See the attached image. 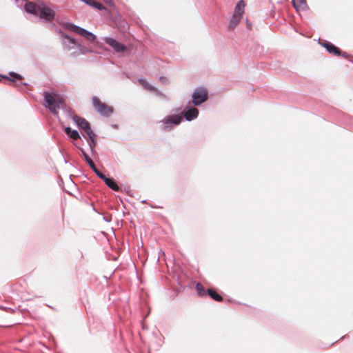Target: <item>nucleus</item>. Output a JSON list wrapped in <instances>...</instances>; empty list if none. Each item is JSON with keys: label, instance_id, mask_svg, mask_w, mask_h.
Listing matches in <instances>:
<instances>
[{"label": "nucleus", "instance_id": "obj_1", "mask_svg": "<svg viewBox=\"0 0 353 353\" xmlns=\"http://www.w3.org/2000/svg\"><path fill=\"white\" fill-rule=\"evenodd\" d=\"M24 9L28 13L39 14V18L46 22H52L54 19L55 12L54 10L43 1L36 3L28 1L24 5Z\"/></svg>", "mask_w": 353, "mask_h": 353}, {"label": "nucleus", "instance_id": "obj_2", "mask_svg": "<svg viewBox=\"0 0 353 353\" xmlns=\"http://www.w3.org/2000/svg\"><path fill=\"white\" fill-rule=\"evenodd\" d=\"M199 110L196 108H190L184 114V118L190 121L198 117ZM183 119V116L180 114L170 115L168 116L164 120L162 121L163 123V128L168 129L171 127V125H179Z\"/></svg>", "mask_w": 353, "mask_h": 353}, {"label": "nucleus", "instance_id": "obj_3", "mask_svg": "<svg viewBox=\"0 0 353 353\" xmlns=\"http://www.w3.org/2000/svg\"><path fill=\"white\" fill-rule=\"evenodd\" d=\"M43 98L46 103V107L55 116H58L59 110L64 103L63 99L57 93L43 92Z\"/></svg>", "mask_w": 353, "mask_h": 353}, {"label": "nucleus", "instance_id": "obj_4", "mask_svg": "<svg viewBox=\"0 0 353 353\" xmlns=\"http://www.w3.org/2000/svg\"><path fill=\"white\" fill-rule=\"evenodd\" d=\"M92 105L97 112L104 117H109L113 112V108L106 103H103L97 97L92 99Z\"/></svg>", "mask_w": 353, "mask_h": 353}, {"label": "nucleus", "instance_id": "obj_5", "mask_svg": "<svg viewBox=\"0 0 353 353\" xmlns=\"http://www.w3.org/2000/svg\"><path fill=\"white\" fill-rule=\"evenodd\" d=\"M208 99V92L205 88L195 89L192 94V103L195 105H199Z\"/></svg>", "mask_w": 353, "mask_h": 353}, {"label": "nucleus", "instance_id": "obj_6", "mask_svg": "<svg viewBox=\"0 0 353 353\" xmlns=\"http://www.w3.org/2000/svg\"><path fill=\"white\" fill-rule=\"evenodd\" d=\"M69 29L90 41H94L96 39L95 34L80 26L70 23Z\"/></svg>", "mask_w": 353, "mask_h": 353}, {"label": "nucleus", "instance_id": "obj_7", "mask_svg": "<svg viewBox=\"0 0 353 353\" xmlns=\"http://www.w3.org/2000/svg\"><path fill=\"white\" fill-rule=\"evenodd\" d=\"M103 41L106 44L111 46L117 52H122L127 49V47L125 45L113 38L106 37L103 39Z\"/></svg>", "mask_w": 353, "mask_h": 353}, {"label": "nucleus", "instance_id": "obj_8", "mask_svg": "<svg viewBox=\"0 0 353 353\" xmlns=\"http://www.w3.org/2000/svg\"><path fill=\"white\" fill-rule=\"evenodd\" d=\"M321 45L323 46L326 50L332 55L339 56L342 54V56L345 58L347 57L346 52L341 53V50L330 42L325 41L324 43H321Z\"/></svg>", "mask_w": 353, "mask_h": 353}, {"label": "nucleus", "instance_id": "obj_9", "mask_svg": "<svg viewBox=\"0 0 353 353\" xmlns=\"http://www.w3.org/2000/svg\"><path fill=\"white\" fill-rule=\"evenodd\" d=\"M10 74V77H12V78H8V77H7L6 79H7L8 80H9L10 81H12V82L14 83H15V85H15L17 88H19V87H20V86H21V85H24V86L28 85V83H23V82H21V83H17V81H16V80L21 81V80L23 79V77H22L21 74H18V73H16V72H10V74Z\"/></svg>", "mask_w": 353, "mask_h": 353}, {"label": "nucleus", "instance_id": "obj_10", "mask_svg": "<svg viewBox=\"0 0 353 353\" xmlns=\"http://www.w3.org/2000/svg\"><path fill=\"white\" fill-rule=\"evenodd\" d=\"M72 119L73 121L77 124V125L81 130H83L88 124H89V122L87 120L77 114H72Z\"/></svg>", "mask_w": 353, "mask_h": 353}, {"label": "nucleus", "instance_id": "obj_11", "mask_svg": "<svg viewBox=\"0 0 353 353\" xmlns=\"http://www.w3.org/2000/svg\"><path fill=\"white\" fill-rule=\"evenodd\" d=\"M105 185L114 191H119L120 188L113 178L106 177L103 181Z\"/></svg>", "mask_w": 353, "mask_h": 353}, {"label": "nucleus", "instance_id": "obj_12", "mask_svg": "<svg viewBox=\"0 0 353 353\" xmlns=\"http://www.w3.org/2000/svg\"><path fill=\"white\" fill-rule=\"evenodd\" d=\"M81 1L88 6H90L93 8H97L99 10H106V8L103 4H101V3H99L97 1H95L94 0H81Z\"/></svg>", "mask_w": 353, "mask_h": 353}, {"label": "nucleus", "instance_id": "obj_13", "mask_svg": "<svg viewBox=\"0 0 353 353\" xmlns=\"http://www.w3.org/2000/svg\"><path fill=\"white\" fill-rule=\"evenodd\" d=\"M85 139L88 142V144L90 147V152L92 155H94L97 152H96V150H95V146L97 145V141H96V139H95V135L93 136V137H85Z\"/></svg>", "mask_w": 353, "mask_h": 353}, {"label": "nucleus", "instance_id": "obj_14", "mask_svg": "<svg viewBox=\"0 0 353 353\" xmlns=\"http://www.w3.org/2000/svg\"><path fill=\"white\" fill-rule=\"evenodd\" d=\"M65 132L67 135H68L74 141L81 139V137L77 130H72L70 127L65 128Z\"/></svg>", "mask_w": 353, "mask_h": 353}, {"label": "nucleus", "instance_id": "obj_15", "mask_svg": "<svg viewBox=\"0 0 353 353\" xmlns=\"http://www.w3.org/2000/svg\"><path fill=\"white\" fill-rule=\"evenodd\" d=\"M245 6V3L242 0L239 1L235 7L234 12L233 14H234V15L237 14V16H239L241 17L242 14L244 12Z\"/></svg>", "mask_w": 353, "mask_h": 353}, {"label": "nucleus", "instance_id": "obj_16", "mask_svg": "<svg viewBox=\"0 0 353 353\" xmlns=\"http://www.w3.org/2000/svg\"><path fill=\"white\" fill-rule=\"evenodd\" d=\"M207 292L210 297L216 301H221L223 300L222 296L213 289L208 288Z\"/></svg>", "mask_w": 353, "mask_h": 353}, {"label": "nucleus", "instance_id": "obj_17", "mask_svg": "<svg viewBox=\"0 0 353 353\" xmlns=\"http://www.w3.org/2000/svg\"><path fill=\"white\" fill-rule=\"evenodd\" d=\"M294 8L305 10L307 8L306 0H292Z\"/></svg>", "mask_w": 353, "mask_h": 353}, {"label": "nucleus", "instance_id": "obj_18", "mask_svg": "<svg viewBox=\"0 0 353 353\" xmlns=\"http://www.w3.org/2000/svg\"><path fill=\"white\" fill-rule=\"evenodd\" d=\"M195 288L199 296H205L208 294L207 290L201 283H197Z\"/></svg>", "mask_w": 353, "mask_h": 353}, {"label": "nucleus", "instance_id": "obj_19", "mask_svg": "<svg viewBox=\"0 0 353 353\" xmlns=\"http://www.w3.org/2000/svg\"><path fill=\"white\" fill-rule=\"evenodd\" d=\"M79 149L81 152V155L84 160L86 161V163L89 165L90 168H92V165L94 164L92 160L89 157L88 154L85 152V150L82 148L79 147Z\"/></svg>", "mask_w": 353, "mask_h": 353}, {"label": "nucleus", "instance_id": "obj_20", "mask_svg": "<svg viewBox=\"0 0 353 353\" xmlns=\"http://www.w3.org/2000/svg\"><path fill=\"white\" fill-rule=\"evenodd\" d=\"M241 17H239V16H237L236 15H234L233 14L232 15V17L231 18L230 21V27L231 28H234L237 24L240 21Z\"/></svg>", "mask_w": 353, "mask_h": 353}, {"label": "nucleus", "instance_id": "obj_21", "mask_svg": "<svg viewBox=\"0 0 353 353\" xmlns=\"http://www.w3.org/2000/svg\"><path fill=\"white\" fill-rule=\"evenodd\" d=\"M91 168V169L92 170V171L96 174V175H97L99 178H100L101 179H102L103 181H104V180H105V179L107 177V176H105V175L104 174H103L101 171H99V170L97 168V167H96L95 164H94V165H92V168Z\"/></svg>", "mask_w": 353, "mask_h": 353}, {"label": "nucleus", "instance_id": "obj_22", "mask_svg": "<svg viewBox=\"0 0 353 353\" xmlns=\"http://www.w3.org/2000/svg\"><path fill=\"white\" fill-rule=\"evenodd\" d=\"M83 132L88 135V137H93L94 136V133L91 129L90 123L88 124L83 129Z\"/></svg>", "mask_w": 353, "mask_h": 353}, {"label": "nucleus", "instance_id": "obj_23", "mask_svg": "<svg viewBox=\"0 0 353 353\" xmlns=\"http://www.w3.org/2000/svg\"><path fill=\"white\" fill-rule=\"evenodd\" d=\"M78 48L82 54L89 53L92 52L90 49L82 46H79Z\"/></svg>", "mask_w": 353, "mask_h": 353}, {"label": "nucleus", "instance_id": "obj_24", "mask_svg": "<svg viewBox=\"0 0 353 353\" xmlns=\"http://www.w3.org/2000/svg\"><path fill=\"white\" fill-rule=\"evenodd\" d=\"M64 39H66L69 43H70L72 44H76L75 39L70 37V36H68L67 34L64 35Z\"/></svg>", "mask_w": 353, "mask_h": 353}, {"label": "nucleus", "instance_id": "obj_25", "mask_svg": "<svg viewBox=\"0 0 353 353\" xmlns=\"http://www.w3.org/2000/svg\"><path fill=\"white\" fill-rule=\"evenodd\" d=\"M139 82L140 83V84H141L144 88H145L146 87V85H148V83L146 82V81L143 79H139Z\"/></svg>", "mask_w": 353, "mask_h": 353}, {"label": "nucleus", "instance_id": "obj_26", "mask_svg": "<svg viewBox=\"0 0 353 353\" xmlns=\"http://www.w3.org/2000/svg\"><path fill=\"white\" fill-rule=\"evenodd\" d=\"M139 82L140 83V84H141L144 88H145L146 87V85H148V83L146 82V81L143 79H139Z\"/></svg>", "mask_w": 353, "mask_h": 353}, {"label": "nucleus", "instance_id": "obj_27", "mask_svg": "<svg viewBox=\"0 0 353 353\" xmlns=\"http://www.w3.org/2000/svg\"><path fill=\"white\" fill-rule=\"evenodd\" d=\"M145 89H146L149 91H154L155 90V88L149 83H148V85H146V87Z\"/></svg>", "mask_w": 353, "mask_h": 353}, {"label": "nucleus", "instance_id": "obj_28", "mask_svg": "<svg viewBox=\"0 0 353 353\" xmlns=\"http://www.w3.org/2000/svg\"><path fill=\"white\" fill-rule=\"evenodd\" d=\"M160 81L163 83H165L168 80L165 77H160Z\"/></svg>", "mask_w": 353, "mask_h": 353}, {"label": "nucleus", "instance_id": "obj_29", "mask_svg": "<svg viewBox=\"0 0 353 353\" xmlns=\"http://www.w3.org/2000/svg\"><path fill=\"white\" fill-rule=\"evenodd\" d=\"M105 3H110L111 0H103Z\"/></svg>", "mask_w": 353, "mask_h": 353}, {"label": "nucleus", "instance_id": "obj_30", "mask_svg": "<svg viewBox=\"0 0 353 353\" xmlns=\"http://www.w3.org/2000/svg\"><path fill=\"white\" fill-rule=\"evenodd\" d=\"M14 1H15L16 2H17V1H18V0H14Z\"/></svg>", "mask_w": 353, "mask_h": 353}]
</instances>
